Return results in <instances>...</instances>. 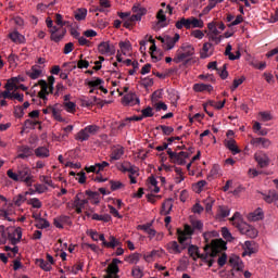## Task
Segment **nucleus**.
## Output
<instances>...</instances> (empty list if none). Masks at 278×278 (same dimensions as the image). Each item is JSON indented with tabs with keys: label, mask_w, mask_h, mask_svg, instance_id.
Returning a JSON list of instances; mask_svg holds the SVG:
<instances>
[{
	"label": "nucleus",
	"mask_w": 278,
	"mask_h": 278,
	"mask_svg": "<svg viewBox=\"0 0 278 278\" xmlns=\"http://www.w3.org/2000/svg\"><path fill=\"white\" fill-rule=\"evenodd\" d=\"M205 254L199 253V247L191 244L188 248V254L194 262L197 260L204 261L208 268L214 266V257H218L222 251H227V242L223 239H212L211 244L204 247Z\"/></svg>",
	"instance_id": "obj_1"
},
{
	"label": "nucleus",
	"mask_w": 278,
	"mask_h": 278,
	"mask_svg": "<svg viewBox=\"0 0 278 278\" xmlns=\"http://www.w3.org/2000/svg\"><path fill=\"white\" fill-rule=\"evenodd\" d=\"M7 175L9 179H12V181H22L28 187H31L34 184V175H31V168L27 165H20L14 172L13 169H8Z\"/></svg>",
	"instance_id": "obj_2"
},
{
	"label": "nucleus",
	"mask_w": 278,
	"mask_h": 278,
	"mask_svg": "<svg viewBox=\"0 0 278 278\" xmlns=\"http://www.w3.org/2000/svg\"><path fill=\"white\" fill-rule=\"evenodd\" d=\"M177 236L179 243L177 241L167 243L168 253L174 255H179L182 251H186V240H188V235L181 228L177 229Z\"/></svg>",
	"instance_id": "obj_3"
},
{
	"label": "nucleus",
	"mask_w": 278,
	"mask_h": 278,
	"mask_svg": "<svg viewBox=\"0 0 278 278\" xmlns=\"http://www.w3.org/2000/svg\"><path fill=\"white\" fill-rule=\"evenodd\" d=\"M8 238L11 240V244L16 245L21 242V238H23V231H21V228H16L12 237V235L5 230V226H0V244H5Z\"/></svg>",
	"instance_id": "obj_4"
},
{
	"label": "nucleus",
	"mask_w": 278,
	"mask_h": 278,
	"mask_svg": "<svg viewBox=\"0 0 278 278\" xmlns=\"http://www.w3.org/2000/svg\"><path fill=\"white\" fill-rule=\"evenodd\" d=\"M231 222L237 220V227L243 236H248V238H257V229L253 228L248 224H240V213L236 212L233 216L230 218Z\"/></svg>",
	"instance_id": "obj_5"
},
{
	"label": "nucleus",
	"mask_w": 278,
	"mask_h": 278,
	"mask_svg": "<svg viewBox=\"0 0 278 278\" xmlns=\"http://www.w3.org/2000/svg\"><path fill=\"white\" fill-rule=\"evenodd\" d=\"M100 129L101 127L97 125H88L77 134L76 140L86 142V140H89L91 136H97Z\"/></svg>",
	"instance_id": "obj_6"
},
{
	"label": "nucleus",
	"mask_w": 278,
	"mask_h": 278,
	"mask_svg": "<svg viewBox=\"0 0 278 278\" xmlns=\"http://www.w3.org/2000/svg\"><path fill=\"white\" fill-rule=\"evenodd\" d=\"M182 52H178L177 58L174 59V62L176 64H179V62H184V60H187V58H192V54L194 53V47L192 45H184L181 47Z\"/></svg>",
	"instance_id": "obj_7"
},
{
	"label": "nucleus",
	"mask_w": 278,
	"mask_h": 278,
	"mask_svg": "<svg viewBox=\"0 0 278 278\" xmlns=\"http://www.w3.org/2000/svg\"><path fill=\"white\" fill-rule=\"evenodd\" d=\"M98 51L101 55H114L116 48L110 41H102L98 46Z\"/></svg>",
	"instance_id": "obj_8"
},
{
	"label": "nucleus",
	"mask_w": 278,
	"mask_h": 278,
	"mask_svg": "<svg viewBox=\"0 0 278 278\" xmlns=\"http://www.w3.org/2000/svg\"><path fill=\"white\" fill-rule=\"evenodd\" d=\"M50 40L53 42H60L61 40H64V36H66V28L53 26L52 29H50Z\"/></svg>",
	"instance_id": "obj_9"
},
{
	"label": "nucleus",
	"mask_w": 278,
	"mask_h": 278,
	"mask_svg": "<svg viewBox=\"0 0 278 278\" xmlns=\"http://www.w3.org/2000/svg\"><path fill=\"white\" fill-rule=\"evenodd\" d=\"M261 195H262L263 201H265V203H268L269 205H271V203L275 205V203L277 202V199H278V192L275 189H270L268 191L261 192Z\"/></svg>",
	"instance_id": "obj_10"
},
{
	"label": "nucleus",
	"mask_w": 278,
	"mask_h": 278,
	"mask_svg": "<svg viewBox=\"0 0 278 278\" xmlns=\"http://www.w3.org/2000/svg\"><path fill=\"white\" fill-rule=\"evenodd\" d=\"M35 86H40L41 90L37 93V97L39 99H42V101H48L47 96L49 94V84H47V80L40 79L38 80Z\"/></svg>",
	"instance_id": "obj_11"
},
{
	"label": "nucleus",
	"mask_w": 278,
	"mask_h": 278,
	"mask_svg": "<svg viewBox=\"0 0 278 278\" xmlns=\"http://www.w3.org/2000/svg\"><path fill=\"white\" fill-rule=\"evenodd\" d=\"M31 155H34V149L29 148V146H20L17 148V159L28 160Z\"/></svg>",
	"instance_id": "obj_12"
},
{
	"label": "nucleus",
	"mask_w": 278,
	"mask_h": 278,
	"mask_svg": "<svg viewBox=\"0 0 278 278\" xmlns=\"http://www.w3.org/2000/svg\"><path fill=\"white\" fill-rule=\"evenodd\" d=\"M122 103L124 105H139L140 99L136 96V93L130 92L122 98Z\"/></svg>",
	"instance_id": "obj_13"
},
{
	"label": "nucleus",
	"mask_w": 278,
	"mask_h": 278,
	"mask_svg": "<svg viewBox=\"0 0 278 278\" xmlns=\"http://www.w3.org/2000/svg\"><path fill=\"white\" fill-rule=\"evenodd\" d=\"M254 160L257 162L260 168H268L270 165V157L266 154H255Z\"/></svg>",
	"instance_id": "obj_14"
},
{
	"label": "nucleus",
	"mask_w": 278,
	"mask_h": 278,
	"mask_svg": "<svg viewBox=\"0 0 278 278\" xmlns=\"http://www.w3.org/2000/svg\"><path fill=\"white\" fill-rule=\"evenodd\" d=\"M188 157H190V154L188 152L181 151L179 153H176L174 159H172V162L174 164H178V166H184L186 165V160H188Z\"/></svg>",
	"instance_id": "obj_15"
},
{
	"label": "nucleus",
	"mask_w": 278,
	"mask_h": 278,
	"mask_svg": "<svg viewBox=\"0 0 278 278\" xmlns=\"http://www.w3.org/2000/svg\"><path fill=\"white\" fill-rule=\"evenodd\" d=\"M251 144L258 147V149H268V147H270V140L264 137L253 138Z\"/></svg>",
	"instance_id": "obj_16"
},
{
	"label": "nucleus",
	"mask_w": 278,
	"mask_h": 278,
	"mask_svg": "<svg viewBox=\"0 0 278 278\" xmlns=\"http://www.w3.org/2000/svg\"><path fill=\"white\" fill-rule=\"evenodd\" d=\"M179 34H175L174 37H170L168 35H166V39H165V49L167 51H170V49H175V45H177V42H179Z\"/></svg>",
	"instance_id": "obj_17"
},
{
	"label": "nucleus",
	"mask_w": 278,
	"mask_h": 278,
	"mask_svg": "<svg viewBox=\"0 0 278 278\" xmlns=\"http://www.w3.org/2000/svg\"><path fill=\"white\" fill-rule=\"evenodd\" d=\"M84 105H86V108H92V105H100L101 108H103L105 105V101L97 98V97H91L90 99H85L83 101Z\"/></svg>",
	"instance_id": "obj_18"
},
{
	"label": "nucleus",
	"mask_w": 278,
	"mask_h": 278,
	"mask_svg": "<svg viewBox=\"0 0 278 278\" xmlns=\"http://www.w3.org/2000/svg\"><path fill=\"white\" fill-rule=\"evenodd\" d=\"M26 75L31 79H39V77H42V68L38 65H33L31 68L26 72Z\"/></svg>",
	"instance_id": "obj_19"
},
{
	"label": "nucleus",
	"mask_w": 278,
	"mask_h": 278,
	"mask_svg": "<svg viewBox=\"0 0 278 278\" xmlns=\"http://www.w3.org/2000/svg\"><path fill=\"white\" fill-rule=\"evenodd\" d=\"M108 275L104 278H121L118 276L119 269L118 265L110 264L106 268Z\"/></svg>",
	"instance_id": "obj_20"
},
{
	"label": "nucleus",
	"mask_w": 278,
	"mask_h": 278,
	"mask_svg": "<svg viewBox=\"0 0 278 278\" xmlns=\"http://www.w3.org/2000/svg\"><path fill=\"white\" fill-rule=\"evenodd\" d=\"M85 194L88 197V201H91L93 205H99L101 194L97 191L86 190Z\"/></svg>",
	"instance_id": "obj_21"
},
{
	"label": "nucleus",
	"mask_w": 278,
	"mask_h": 278,
	"mask_svg": "<svg viewBox=\"0 0 278 278\" xmlns=\"http://www.w3.org/2000/svg\"><path fill=\"white\" fill-rule=\"evenodd\" d=\"M25 81H27V77L23 75L11 77L10 79L7 80V83H9L12 88H16V86H20Z\"/></svg>",
	"instance_id": "obj_22"
},
{
	"label": "nucleus",
	"mask_w": 278,
	"mask_h": 278,
	"mask_svg": "<svg viewBox=\"0 0 278 278\" xmlns=\"http://www.w3.org/2000/svg\"><path fill=\"white\" fill-rule=\"evenodd\" d=\"M225 146L229 151H231L232 155H238V153H240V148H238V144H236V140L229 139L225 141Z\"/></svg>",
	"instance_id": "obj_23"
},
{
	"label": "nucleus",
	"mask_w": 278,
	"mask_h": 278,
	"mask_svg": "<svg viewBox=\"0 0 278 278\" xmlns=\"http://www.w3.org/2000/svg\"><path fill=\"white\" fill-rule=\"evenodd\" d=\"M193 90L194 92H212V90H214V87L212 85L194 84Z\"/></svg>",
	"instance_id": "obj_24"
},
{
	"label": "nucleus",
	"mask_w": 278,
	"mask_h": 278,
	"mask_svg": "<svg viewBox=\"0 0 278 278\" xmlns=\"http://www.w3.org/2000/svg\"><path fill=\"white\" fill-rule=\"evenodd\" d=\"M173 210V199L166 200L163 204H162V210H161V214L163 216H168V214H170V211Z\"/></svg>",
	"instance_id": "obj_25"
},
{
	"label": "nucleus",
	"mask_w": 278,
	"mask_h": 278,
	"mask_svg": "<svg viewBox=\"0 0 278 278\" xmlns=\"http://www.w3.org/2000/svg\"><path fill=\"white\" fill-rule=\"evenodd\" d=\"M121 241H118L114 236H110L109 241L104 242L105 249H116V247H121Z\"/></svg>",
	"instance_id": "obj_26"
},
{
	"label": "nucleus",
	"mask_w": 278,
	"mask_h": 278,
	"mask_svg": "<svg viewBox=\"0 0 278 278\" xmlns=\"http://www.w3.org/2000/svg\"><path fill=\"white\" fill-rule=\"evenodd\" d=\"M35 155L36 157H49L50 152H49V148L47 147H38L37 149H35Z\"/></svg>",
	"instance_id": "obj_27"
},
{
	"label": "nucleus",
	"mask_w": 278,
	"mask_h": 278,
	"mask_svg": "<svg viewBox=\"0 0 278 278\" xmlns=\"http://www.w3.org/2000/svg\"><path fill=\"white\" fill-rule=\"evenodd\" d=\"M176 29H190V18L181 17L175 24Z\"/></svg>",
	"instance_id": "obj_28"
},
{
	"label": "nucleus",
	"mask_w": 278,
	"mask_h": 278,
	"mask_svg": "<svg viewBox=\"0 0 278 278\" xmlns=\"http://www.w3.org/2000/svg\"><path fill=\"white\" fill-rule=\"evenodd\" d=\"M125 155V149L124 148H117L112 151L111 154V162H114L116 160H121Z\"/></svg>",
	"instance_id": "obj_29"
},
{
	"label": "nucleus",
	"mask_w": 278,
	"mask_h": 278,
	"mask_svg": "<svg viewBox=\"0 0 278 278\" xmlns=\"http://www.w3.org/2000/svg\"><path fill=\"white\" fill-rule=\"evenodd\" d=\"M250 220H253V222L264 220V211H262V208H257L256 211L251 213Z\"/></svg>",
	"instance_id": "obj_30"
},
{
	"label": "nucleus",
	"mask_w": 278,
	"mask_h": 278,
	"mask_svg": "<svg viewBox=\"0 0 278 278\" xmlns=\"http://www.w3.org/2000/svg\"><path fill=\"white\" fill-rule=\"evenodd\" d=\"M189 21H190V29H192V27L193 28L198 27L199 29H203V26H204L203 20H199L194 16H191L189 17Z\"/></svg>",
	"instance_id": "obj_31"
},
{
	"label": "nucleus",
	"mask_w": 278,
	"mask_h": 278,
	"mask_svg": "<svg viewBox=\"0 0 278 278\" xmlns=\"http://www.w3.org/2000/svg\"><path fill=\"white\" fill-rule=\"evenodd\" d=\"M253 244H254L253 241H245L244 242L243 257L247 256V255H253V253H255V250H253Z\"/></svg>",
	"instance_id": "obj_32"
},
{
	"label": "nucleus",
	"mask_w": 278,
	"mask_h": 278,
	"mask_svg": "<svg viewBox=\"0 0 278 278\" xmlns=\"http://www.w3.org/2000/svg\"><path fill=\"white\" fill-rule=\"evenodd\" d=\"M103 84H105V80L102 78H93L87 83V86H89V88H101Z\"/></svg>",
	"instance_id": "obj_33"
},
{
	"label": "nucleus",
	"mask_w": 278,
	"mask_h": 278,
	"mask_svg": "<svg viewBox=\"0 0 278 278\" xmlns=\"http://www.w3.org/2000/svg\"><path fill=\"white\" fill-rule=\"evenodd\" d=\"M156 131H160V129L163 131L164 136H170L173 131H175V128L173 126H166V125H159L156 126Z\"/></svg>",
	"instance_id": "obj_34"
},
{
	"label": "nucleus",
	"mask_w": 278,
	"mask_h": 278,
	"mask_svg": "<svg viewBox=\"0 0 278 278\" xmlns=\"http://www.w3.org/2000/svg\"><path fill=\"white\" fill-rule=\"evenodd\" d=\"M91 218L92 220H102V223H110V220H112V216L110 214L99 215L94 213Z\"/></svg>",
	"instance_id": "obj_35"
},
{
	"label": "nucleus",
	"mask_w": 278,
	"mask_h": 278,
	"mask_svg": "<svg viewBox=\"0 0 278 278\" xmlns=\"http://www.w3.org/2000/svg\"><path fill=\"white\" fill-rule=\"evenodd\" d=\"M4 88H5V90L0 93L1 97H3L4 99H10V100H12V90H14V87L10 86V84L7 83V84L4 85Z\"/></svg>",
	"instance_id": "obj_36"
},
{
	"label": "nucleus",
	"mask_w": 278,
	"mask_h": 278,
	"mask_svg": "<svg viewBox=\"0 0 278 278\" xmlns=\"http://www.w3.org/2000/svg\"><path fill=\"white\" fill-rule=\"evenodd\" d=\"M131 11L134 12V14H137V16L141 17L144 16V14H147V9L142 8L140 4H135L131 9Z\"/></svg>",
	"instance_id": "obj_37"
},
{
	"label": "nucleus",
	"mask_w": 278,
	"mask_h": 278,
	"mask_svg": "<svg viewBox=\"0 0 278 278\" xmlns=\"http://www.w3.org/2000/svg\"><path fill=\"white\" fill-rule=\"evenodd\" d=\"M9 38L12 39L13 42H23L25 40V37L23 35H21V33L18 31H13L9 34Z\"/></svg>",
	"instance_id": "obj_38"
},
{
	"label": "nucleus",
	"mask_w": 278,
	"mask_h": 278,
	"mask_svg": "<svg viewBox=\"0 0 278 278\" xmlns=\"http://www.w3.org/2000/svg\"><path fill=\"white\" fill-rule=\"evenodd\" d=\"M87 15H88V10L86 9H78L74 14L76 21H84L86 20Z\"/></svg>",
	"instance_id": "obj_39"
},
{
	"label": "nucleus",
	"mask_w": 278,
	"mask_h": 278,
	"mask_svg": "<svg viewBox=\"0 0 278 278\" xmlns=\"http://www.w3.org/2000/svg\"><path fill=\"white\" fill-rule=\"evenodd\" d=\"M37 264H38V266L42 269V270H46V273H49V271H51V265L47 262V261H45L43 258H38L37 260Z\"/></svg>",
	"instance_id": "obj_40"
},
{
	"label": "nucleus",
	"mask_w": 278,
	"mask_h": 278,
	"mask_svg": "<svg viewBox=\"0 0 278 278\" xmlns=\"http://www.w3.org/2000/svg\"><path fill=\"white\" fill-rule=\"evenodd\" d=\"M222 236L224 240H227V242H233V240H236L227 227L222 228Z\"/></svg>",
	"instance_id": "obj_41"
},
{
	"label": "nucleus",
	"mask_w": 278,
	"mask_h": 278,
	"mask_svg": "<svg viewBox=\"0 0 278 278\" xmlns=\"http://www.w3.org/2000/svg\"><path fill=\"white\" fill-rule=\"evenodd\" d=\"M35 227L37 229H47L48 227H50L49 220L41 218L38 222H36Z\"/></svg>",
	"instance_id": "obj_42"
},
{
	"label": "nucleus",
	"mask_w": 278,
	"mask_h": 278,
	"mask_svg": "<svg viewBox=\"0 0 278 278\" xmlns=\"http://www.w3.org/2000/svg\"><path fill=\"white\" fill-rule=\"evenodd\" d=\"M36 125H40L39 121L26 119L24 122L25 129H36Z\"/></svg>",
	"instance_id": "obj_43"
},
{
	"label": "nucleus",
	"mask_w": 278,
	"mask_h": 278,
	"mask_svg": "<svg viewBox=\"0 0 278 278\" xmlns=\"http://www.w3.org/2000/svg\"><path fill=\"white\" fill-rule=\"evenodd\" d=\"M217 255H219V257L217 260V264H218L219 268H223V266H225V264H227V253H223V251H222Z\"/></svg>",
	"instance_id": "obj_44"
},
{
	"label": "nucleus",
	"mask_w": 278,
	"mask_h": 278,
	"mask_svg": "<svg viewBox=\"0 0 278 278\" xmlns=\"http://www.w3.org/2000/svg\"><path fill=\"white\" fill-rule=\"evenodd\" d=\"M28 205H31L35 210H40V207H42V202H40L38 198H33L28 200Z\"/></svg>",
	"instance_id": "obj_45"
},
{
	"label": "nucleus",
	"mask_w": 278,
	"mask_h": 278,
	"mask_svg": "<svg viewBox=\"0 0 278 278\" xmlns=\"http://www.w3.org/2000/svg\"><path fill=\"white\" fill-rule=\"evenodd\" d=\"M26 197H25V194H18L17 197H15L14 199H13V202H14V204L17 206V207H21V205H23V203H25V201H26Z\"/></svg>",
	"instance_id": "obj_46"
},
{
	"label": "nucleus",
	"mask_w": 278,
	"mask_h": 278,
	"mask_svg": "<svg viewBox=\"0 0 278 278\" xmlns=\"http://www.w3.org/2000/svg\"><path fill=\"white\" fill-rule=\"evenodd\" d=\"M229 208L227 206H219L218 216L219 218H227L229 216Z\"/></svg>",
	"instance_id": "obj_47"
},
{
	"label": "nucleus",
	"mask_w": 278,
	"mask_h": 278,
	"mask_svg": "<svg viewBox=\"0 0 278 278\" xmlns=\"http://www.w3.org/2000/svg\"><path fill=\"white\" fill-rule=\"evenodd\" d=\"M110 186L111 190L114 192L116 190H121V188H123L125 185H123L121 181L110 180Z\"/></svg>",
	"instance_id": "obj_48"
},
{
	"label": "nucleus",
	"mask_w": 278,
	"mask_h": 278,
	"mask_svg": "<svg viewBox=\"0 0 278 278\" xmlns=\"http://www.w3.org/2000/svg\"><path fill=\"white\" fill-rule=\"evenodd\" d=\"M245 77L242 76L241 78L235 79L232 83V86L230 87V90H236L239 86H242V84H244L245 81Z\"/></svg>",
	"instance_id": "obj_49"
},
{
	"label": "nucleus",
	"mask_w": 278,
	"mask_h": 278,
	"mask_svg": "<svg viewBox=\"0 0 278 278\" xmlns=\"http://www.w3.org/2000/svg\"><path fill=\"white\" fill-rule=\"evenodd\" d=\"M11 101H18L20 103H23V101H25V96L23 93L12 92Z\"/></svg>",
	"instance_id": "obj_50"
},
{
	"label": "nucleus",
	"mask_w": 278,
	"mask_h": 278,
	"mask_svg": "<svg viewBox=\"0 0 278 278\" xmlns=\"http://www.w3.org/2000/svg\"><path fill=\"white\" fill-rule=\"evenodd\" d=\"M119 48L122 49V52L125 55V51H131V42L129 41H121Z\"/></svg>",
	"instance_id": "obj_51"
},
{
	"label": "nucleus",
	"mask_w": 278,
	"mask_h": 278,
	"mask_svg": "<svg viewBox=\"0 0 278 278\" xmlns=\"http://www.w3.org/2000/svg\"><path fill=\"white\" fill-rule=\"evenodd\" d=\"M80 60L77 62V68H88L90 66V62L83 60L84 54L79 55Z\"/></svg>",
	"instance_id": "obj_52"
},
{
	"label": "nucleus",
	"mask_w": 278,
	"mask_h": 278,
	"mask_svg": "<svg viewBox=\"0 0 278 278\" xmlns=\"http://www.w3.org/2000/svg\"><path fill=\"white\" fill-rule=\"evenodd\" d=\"M141 116H143V118H151V116H153V108L148 106L146 109H143L141 111Z\"/></svg>",
	"instance_id": "obj_53"
},
{
	"label": "nucleus",
	"mask_w": 278,
	"mask_h": 278,
	"mask_svg": "<svg viewBox=\"0 0 278 278\" xmlns=\"http://www.w3.org/2000/svg\"><path fill=\"white\" fill-rule=\"evenodd\" d=\"M154 110L155 112H166V110H168V105H166V103L164 102H157L154 104Z\"/></svg>",
	"instance_id": "obj_54"
},
{
	"label": "nucleus",
	"mask_w": 278,
	"mask_h": 278,
	"mask_svg": "<svg viewBox=\"0 0 278 278\" xmlns=\"http://www.w3.org/2000/svg\"><path fill=\"white\" fill-rule=\"evenodd\" d=\"M14 116L16 118H23V116H25V110L23 109V106H15Z\"/></svg>",
	"instance_id": "obj_55"
},
{
	"label": "nucleus",
	"mask_w": 278,
	"mask_h": 278,
	"mask_svg": "<svg viewBox=\"0 0 278 278\" xmlns=\"http://www.w3.org/2000/svg\"><path fill=\"white\" fill-rule=\"evenodd\" d=\"M141 86H143V88H150L151 86H153V78H141Z\"/></svg>",
	"instance_id": "obj_56"
},
{
	"label": "nucleus",
	"mask_w": 278,
	"mask_h": 278,
	"mask_svg": "<svg viewBox=\"0 0 278 278\" xmlns=\"http://www.w3.org/2000/svg\"><path fill=\"white\" fill-rule=\"evenodd\" d=\"M132 277L135 278H142L144 276V274L142 273V269H140L139 266H136L132 268Z\"/></svg>",
	"instance_id": "obj_57"
},
{
	"label": "nucleus",
	"mask_w": 278,
	"mask_h": 278,
	"mask_svg": "<svg viewBox=\"0 0 278 278\" xmlns=\"http://www.w3.org/2000/svg\"><path fill=\"white\" fill-rule=\"evenodd\" d=\"M130 166H131V163H129V162H124V163L117 165V168H118L122 173H128Z\"/></svg>",
	"instance_id": "obj_58"
},
{
	"label": "nucleus",
	"mask_w": 278,
	"mask_h": 278,
	"mask_svg": "<svg viewBox=\"0 0 278 278\" xmlns=\"http://www.w3.org/2000/svg\"><path fill=\"white\" fill-rule=\"evenodd\" d=\"M128 260H129V264H138V262H140V254L134 253L128 256Z\"/></svg>",
	"instance_id": "obj_59"
},
{
	"label": "nucleus",
	"mask_w": 278,
	"mask_h": 278,
	"mask_svg": "<svg viewBox=\"0 0 278 278\" xmlns=\"http://www.w3.org/2000/svg\"><path fill=\"white\" fill-rule=\"evenodd\" d=\"M64 108L66 110V112H75V108H76V104L75 102H64Z\"/></svg>",
	"instance_id": "obj_60"
},
{
	"label": "nucleus",
	"mask_w": 278,
	"mask_h": 278,
	"mask_svg": "<svg viewBox=\"0 0 278 278\" xmlns=\"http://www.w3.org/2000/svg\"><path fill=\"white\" fill-rule=\"evenodd\" d=\"M75 45L73 42H68L65 45L64 49H63V53L65 55H68V53H72L73 49H74Z\"/></svg>",
	"instance_id": "obj_61"
},
{
	"label": "nucleus",
	"mask_w": 278,
	"mask_h": 278,
	"mask_svg": "<svg viewBox=\"0 0 278 278\" xmlns=\"http://www.w3.org/2000/svg\"><path fill=\"white\" fill-rule=\"evenodd\" d=\"M212 177H220V166L214 165L211 169Z\"/></svg>",
	"instance_id": "obj_62"
},
{
	"label": "nucleus",
	"mask_w": 278,
	"mask_h": 278,
	"mask_svg": "<svg viewBox=\"0 0 278 278\" xmlns=\"http://www.w3.org/2000/svg\"><path fill=\"white\" fill-rule=\"evenodd\" d=\"M7 255H8L7 257H11V258L16 257V255H18V247L14 245V248L9 253H7Z\"/></svg>",
	"instance_id": "obj_63"
},
{
	"label": "nucleus",
	"mask_w": 278,
	"mask_h": 278,
	"mask_svg": "<svg viewBox=\"0 0 278 278\" xmlns=\"http://www.w3.org/2000/svg\"><path fill=\"white\" fill-rule=\"evenodd\" d=\"M85 170L86 173H96L97 175H99V167L97 166V164L85 167Z\"/></svg>",
	"instance_id": "obj_64"
}]
</instances>
